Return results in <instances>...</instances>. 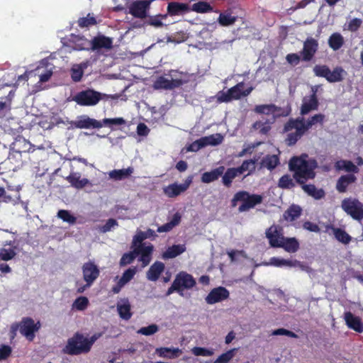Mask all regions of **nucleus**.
I'll return each mask as SVG.
<instances>
[{"label": "nucleus", "mask_w": 363, "mask_h": 363, "mask_svg": "<svg viewBox=\"0 0 363 363\" xmlns=\"http://www.w3.org/2000/svg\"><path fill=\"white\" fill-rule=\"evenodd\" d=\"M279 111H281V108L273 104L257 105L254 108V111L257 114L273 115V117L276 116V118L281 116H287L290 113L289 110L285 113L275 115V113Z\"/></svg>", "instance_id": "aec40b11"}, {"label": "nucleus", "mask_w": 363, "mask_h": 363, "mask_svg": "<svg viewBox=\"0 0 363 363\" xmlns=\"http://www.w3.org/2000/svg\"><path fill=\"white\" fill-rule=\"evenodd\" d=\"M236 199H240L242 204L239 206V212L247 211L262 202L263 198L259 194H250L246 191L236 193Z\"/></svg>", "instance_id": "6e6552de"}, {"label": "nucleus", "mask_w": 363, "mask_h": 363, "mask_svg": "<svg viewBox=\"0 0 363 363\" xmlns=\"http://www.w3.org/2000/svg\"><path fill=\"white\" fill-rule=\"evenodd\" d=\"M222 142V138H215L213 135L202 137L193 142L188 147V150L191 152H197L203 147L208 145H217Z\"/></svg>", "instance_id": "2eb2a0df"}, {"label": "nucleus", "mask_w": 363, "mask_h": 363, "mask_svg": "<svg viewBox=\"0 0 363 363\" xmlns=\"http://www.w3.org/2000/svg\"><path fill=\"white\" fill-rule=\"evenodd\" d=\"M335 167L337 170H345L347 172L358 173L359 169L352 161L346 160H340L335 162Z\"/></svg>", "instance_id": "c9c22d12"}, {"label": "nucleus", "mask_w": 363, "mask_h": 363, "mask_svg": "<svg viewBox=\"0 0 363 363\" xmlns=\"http://www.w3.org/2000/svg\"><path fill=\"white\" fill-rule=\"evenodd\" d=\"M78 26L83 28H88L97 24L96 18L91 13H88L86 17L79 18L77 20Z\"/></svg>", "instance_id": "8fccbe9b"}, {"label": "nucleus", "mask_w": 363, "mask_h": 363, "mask_svg": "<svg viewBox=\"0 0 363 363\" xmlns=\"http://www.w3.org/2000/svg\"><path fill=\"white\" fill-rule=\"evenodd\" d=\"M236 349H232L220 354L213 363H228L235 356Z\"/></svg>", "instance_id": "5fc2aeb1"}, {"label": "nucleus", "mask_w": 363, "mask_h": 363, "mask_svg": "<svg viewBox=\"0 0 363 363\" xmlns=\"http://www.w3.org/2000/svg\"><path fill=\"white\" fill-rule=\"evenodd\" d=\"M344 319L349 328L359 333L363 332V323L359 316H356L350 311H347L344 313Z\"/></svg>", "instance_id": "4be33fe9"}, {"label": "nucleus", "mask_w": 363, "mask_h": 363, "mask_svg": "<svg viewBox=\"0 0 363 363\" xmlns=\"http://www.w3.org/2000/svg\"><path fill=\"white\" fill-rule=\"evenodd\" d=\"M341 208L353 219L357 220L363 219V205L359 200L346 198L342 201Z\"/></svg>", "instance_id": "1a4fd4ad"}, {"label": "nucleus", "mask_w": 363, "mask_h": 363, "mask_svg": "<svg viewBox=\"0 0 363 363\" xmlns=\"http://www.w3.org/2000/svg\"><path fill=\"white\" fill-rule=\"evenodd\" d=\"M279 164V157L274 155H267L262 161V166L270 170L274 169Z\"/></svg>", "instance_id": "09e8293b"}, {"label": "nucleus", "mask_w": 363, "mask_h": 363, "mask_svg": "<svg viewBox=\"0 0 363 363\" xmlns=\"http://www.w3.org/2000/svg\"><path fill=\"white\" fill-rule=\"evenodd\" d=\"M164 269L165 265L163 262L156 261L150 266V267L146 272L147 279L151 281H157L161 274L164 271Z\"/></svg>", "instance_id": "bb28decb"}, {"label": "nucleus", "mask_w": 363, "mask_h": 363, "mask_svg": "<svg viewBox=\"0 0 363 363\" xmlns=\"http://www.w3.org/2000/svg\"><path fill=\"white\" fill-rule=\"evenodd\" d=\"M167 11V16H175L188 13L191 9L187 4L172 1L168 4Z\"/></svg>", "instance_id": "b1692460"}, {"label": "nucleus", "mask_w": 363, "mask_h": 363, "mask_svg": "<svg viewBox=\"0 0 363 363\" xmlns=\"http://www.w3.org/2000/svg\"><path fill=\"white\" fill-rule=\"evenodd\" d=\"M192 352L196 356L209 357L213 354V351L212 350L201 347H194L192 349Z\"/></svg>", "instance_id": "e2e57ef3"}, {"label": "nucleus", "mask_w": 363, "mask_h": 363, "mask_svg": "<svg viewBox=\"0 0 363 363\" xmlns=\"http://www.w3.org/2000/svg\"><path fill=\"white\" fill-rule=\"evenodd\" d=\"M183 84V81L180 79H168L164 77L160 76L156 79L153 83L155 89L171 90L179 87Z\"/></svg>", "instance_id": "f3484780"}, {"label": "nucleus", "mask_w": 363, "mask_h": 363, "mask_svg": "<svg viewBox=\"0 0 363 363\" xmlns=\"http://www.w3.org/2000/svg\"><path fill=\"white\" fill-rule=\"evenodd\" d=\"M57 217L71 225L77 222V218L67 210H60L57 212Z\"/></svg>", "instance_id": "864d4df0"}, {"label": "nucleus", "mask_w": 363, "mask_h": 363, "mask_svg": "<svg viewBox=\"0 0 363 363\" xmlns=\"http://www.w3.org/2000/svg\"><path fill=\"white\" fill-rule=\"evenodd\" d=\"M136 272H137L136 267H134L128 268L123 273V275L119 280L121 281L123 284H126L131 279H133Z\"/></svg>", "instance_id": "13d9d810"}, {"label": "nucleus", "mask_w": 363, "mask_h": 363, "mask_svg": "<svg viewBox=\"0 0 363 363\" xmlns=\"http://www.w3.org/2000/svg\"><path fill=\"white\" fill-rule=\"evenodd\" d=\"M103 125L110 126L111 125H121L125 124V121L123 118H104L101 122Z\"/></svg>", "instance_id": "69168bd1"}, {"label": "nucleus", "mask_w": 363, "mask_h": 363, "mask_svg": "<svg viewBox=\"0 0 363 363\" xmlns=\"http://www.w3.org/2000/svg\"><path fill=\"white\" fill-rule=\"evenodd\" d=\"M159 330V327L156 324H151L147 327H143L138 331V333L149 336L156 333Z\"/></svg>", "instance_id": "052dcab7"}, {"label": "nucleus", "mask_w": 363, "mask_h": 363, "mask_svg": "<svg viewBox=\"0 0 363 363\" xmlns=\"http://www.w3.org/2000/svg\"><path fill=\"white\" fill-rule=\"evenodd\" d=\"M191 183V179L186 180L184 184L174 183L163 189L164 194L169 198H174L184 192Z\"/></svg>", "instance_id": "a211bd4d"}, {"label": "nucleus", "mask_w": 363, "mask_h": 363, "mask_svg": "<svg viewBox=\"0 0 363 363\" xmlns=\"http://www.w3.org/2000/svg\"><path fill=\"white\" fill-rule=\"evenodd\" d=\"M344 44V38L339 33H333L328 39V45L333 50L340 49Z\"/></svg>", "instance_id": "c03bdc74"}, {"label": "nucleus", "mask_w": 363, "mask_h": 363, "mask_svg": "<svg viewBox=\"0 0 363 363\" xmlns=\"http://www.w3.org/2000/svg\"><path fill=\"white\" fill-rule=\"evenodd\" d=\"M86 67V62H82L79 65H74L71 69L72 79L75 82L81 81L84 74V69Z\"/></svg>", "instance_id": "37998d69"}, {"label": "nucleus", "mask_w": 363, "mask_h": 363, "mask_svg": "<svg viewBox=\"0 0 363 363\" xmlns=\"http://www.w3.org/2000/svg\"><path fill=\"white\" fill-rule=\"evenodd\" d=\"M90 50H98L102 48L110 49L112 48L113 41L111 38L100 35L94 37L91 40Z\"/></svg>", "instance_id": "393cba45"}, {"label": "nucleus", "mask_w": 363, "mask_h": 363, "mask_svg": "<svg viewBox=\"0 0 363 363\" xmlns=\"http://www.w3.org/2000/svg\"><path fill=\"white\" fill-rule=\"evenodd\" d=\"M265 236L272 247L278 248L284 238V228L279 225L273 224L266 230Z\"/></svg>", "instance_id": "9d476101"}, {"label": "nucleus", "mask_w": 363, "mask_h": 363, "mask_svg": "<svg viewBox=\"0 0 363 363\" xmlns=\"http://www.w3.org/2000/svg\"><path fill=\"white\" fill-rule=\"evenodd\" d=\"M315 160H306L299 157H293L289 162V170L294 172V178L298 184H303L315 177Z\"/></svg>", "instance_id": "f03ea898"}, {"label": "nucleus", "mask_w": 363, "mask_h": 363, "mask_svg": "<svg viewBox=\"0 0 363 363\" xmlns=\"http://www.w3.org/2000/svg\"><path fill=\"white\" fill-rule=\"evenodd\" d=\"M313 72L315 77L325 78L330 83L342 82L346 74V72L342 67L337 66L331 71L326 65H315Z\"/></svg>", "instance_id": "20e7f679"}, {"label": "nucleus", "mask_w": 363, "mask_h": 363, "mask_svg": "<svg viewBox=\"0 0 363 363\" xmlns=\"http://www.w3.org/2000/svg\"><path fill=\"white\" fill-rule=\"evenodd\" d=\"M15 91L11 90L8 95L0 100V118L6 117L11 113L12 101Z\"/></svg>", "instance_id": "c756f323"}, {"label": "nucleus", "mask_w": 363, "mask_h": 363, "mask_svg": "<svg viewBox=\"0 0 363 363\" xmlns=\"http://www.w3.org/2000/svg\"><path fill=\"white\" fill-rule=\"evenodd\" d=\"M130 308L131 306L128 299H126L123 304L117 305V309L120 317L125 320H128L132 317Z\"/></svg>", "instance_id": "a18cd8bd"}, {"label": "nucleus", "mask_w": 363, "mask_h": 363, "mask_svg": "<svg viewBox=\"0 0 363 363\" xmlns=\"http://www.w3.org/2000/svg\"><path fill=\"white\" fill-rule=\"evenodd\" d=\"M272 335H286L293 338H298V336L294 332L285 328H279L272 333Z\"/></svg>", "instance_id": "338daca9"}, {"label": "nucleus", "mask_w": 363, "mask_h": 363, "mask_svg": "<svg viewBox=\"0 0 363 363\" xmlns=\"http://www.w3.org/2000/svg\"><path fill=\"white\" fill-rule=\"evenodd\" d=\"M16 252L13 249L1 248L0 250V259L2 261H9L14 258Z\"/></svg>", "instance_id": "bf43d9fd"}, {"label": "nucleus", "mask_w": 363, "mask_h": 363, "mask_svg": "<svg viewBox=\"0 0 363 363\" xmlns=\"http://www.w3.org/2000/svg\"><path fill=\"white\" fill-rule=\"evenodd\" d=\"M319 48V44L316 39L308 37L303 42V49L300 54L301 60L304 62L311 61Z\"/></svg>", "instance_id": "f8f14e48"}, {"label": "nucleus", "mask_w": 363, "mask_h": 363, "mask_svg": "<svg viewBox=\"0 0 363 363\" xmlns=\"http://www.w3.org/2000/svg\"><path fill=\"white\" fill-rule=\"evenodd\" d=\"M301 208L299 206L291 205L283 214L284 220L287 221H294L300 217Z\"/></svg>", "instance_id": "a19ab883"}, {"label": "nucleus", "mask_w": 363, "mask_h": 363, "mask_svg": "<svg viewBox=\"0 0 363 363\" xmlns=\"http://www.w3.org/2000/svg\"><path fill=\"white\" fill-rule=\"evenodd\" d=\"M89 305V299L86 296H79L73 303V308L78 311L85 310Z\"/></svg>", "instance_id": "6e6d98bb"}, {"label": "nucleus", "mask_w": 363, "mask_h": 363, "mask_svg": "<svg viewBox=\"0 0 363 363\" xmlns=\"http://www.w3.org/2000/svg\"><path fill=\"white\" fill-rule=\"evenodd\" d=\"M156 354L161 357L174 359L182 354V350L179 348L160 347L156 349Z\"/></svg>", "instance_id": "4c0bfd02"}, {"label": "nucleus", "mask_w": 363, "mask_h": 363, "mask_svg": "<svg viewBox=\"0 0 363 363\" xmlns=\"http://www.w3.org/2000/svg\"><path fill=\"white\" fill-rule=\"evenodd\" d=\"M82 270L83 279L86 282V284L77 289V291L79 294L83 293L86 288L90 287L100 274V270L98 266L91 260L83 264Z\"/></svg>", "instance_id": "423d86ee"}, {"label": "nucleus", "mask_w": 363, "mask_h": 363, "mask_svg": "<svg viewBox=\"0 0 363 363\" xmlns=\"http://www.w3.org/2000/svg\"><path fill=\"white\" fill-rule=\"evenodd\" d=\"M236 21L235 16L230 14L220 13L218 17V22L221 26H228L233 24Z\"/></svg>", "instance_id": "4d7b16f0"}, {"label": "nucleus", "mask_w": 363, "mask_h": 363, "mask_svg": "<svg viewBox=\"0 0 363 363\" xmlns=\"http://www.w3.org/2000/svg\"><path fill=\"white\" fill-rule=\"evenodd\" d=\"M356 181L357 177L353 174L342 175L337 181L336 189L339 193H345L347 187Z\"/></svg>", "instance_id": "c85d7f7f"}, {"label": "nucleus", "mask_w": 363, "mask_h": 363, "mask_svg": "<svg viewBox=\"0 0 363 363\" xmlns=\"http://www.w3.org/2000/svg\"><path fill=\"white\" fill-rule=\"evenodd\" d=\"M276 119V116L272 117V120H266L265 121H257L252 125V128L259 130V133L267 135L271 130V124H272Z\"/></svg>", "instance_id": "ea45409f"}, {"label": "nucleus", "mask_w": 363, "mask_h": 363, "mask_svg": "<svg viewBox=\"0 0 363 363\" xmlns=\"http://www.w3.org/2000/svg\"><path fill=\"white\" fill-rule=\"evenodd\" d=\"M66 180L74 188L80 189L89 184V180L86 178L81 179L79 172H72L66 177Z\"/></svg>", "instance_id": "7c9ffc66"}, {"label": "nucleus", "mask_w": 363, "mask_h": 363, "mask_svg": "<svg viewBox=\"0 0 363 363\" xmlns=\"http://www.w3.org/2000/svg\"><path fill=\"white\" fill-rule=\"evenodd\" d=\"M294 177H291V175L286 174L280 177L278 181V186L283 189H291L296 186V184L297 183L296 181L294 182Z\"/></svg>", "instance_id": "49530a36"}, {"label": "nucleus", "mask_w": 363, "mask_h": 363, "mask_svg": "<svg viewBox=\"0 0 363 363\" xmlns=\"http://www.w3.org/2000/svg\"><path fill=\"white\" fill-rule=\"evenodd\" d=\"M12 352L11 347L9 345H0V361L6 359Z\"/></svg>", "instance_id": "774afa93"}, {"label": "nucleus", "mask_w": 363, "mask_h": 363, "mask_svg": "<svg viewBox=\"0 0 363 363\" xmlns=\"http://www.w3.org/2000/svg\"><path fill=\"white\" fill-rule=\"evenodd\" d=\"M225 167L223 166H219L211 172H206L201 175V182L206 184L214 182L223 175Z\"/></svg>", "instance_id": "2f4dec72"}, {"label": "nucleus", "mask_w": 363, "mask_h": 363, "mask_svg": "<svg viewBox=\"0 0 363 363\" xmlns=\"http://www.w3.org/2000/svg\"><path fill=\"white\" fill-rule=\"evenodd\" d=\"M244 83L239 82L234 86L230 88L228 91L232 100H238L243 96H248L252 91V87H249L243 90Z\"/></svg>", "instance_id": "cd10ccee"}, {"label": "nucleus", "mask_w": 363, "mask_h": 363, "mask_svg": "<svg viewBox=\"0 0 363 363\" xmlns=\"http://www.w3.org/2000/svg\"><path fill=\"white\" fill-rule=\"evenodd\" d=\"M154 0H137L133 1L129 6V13L135 18H146L150 4Z\"/></svg>", "instance_id": "ddd939ff"}, {"label": "nucleus", "mask_w": 363, "mask_h": 363, "mask_svg": "<svg viewBox=\"0 0 363 363\" xmlns=\"http://www.w3.org/2000/svg\"><path fill=\"white\" fill-rule=\"evenodd\" d=\"M279 247L283 248L285 251L294 253L298 250L299 242L296 238H286L283 239Z\"/></svg>", "instance_id": "f704fd0d"}, {"label": "nucleus", "mask_w": 363, "mask_h": 363, "mask_svg": "<svg viewBox=\"0 0 363 363\" xmlns=\"http://www.w3.org/2000/svg\"><path fill=\"white\" fill-rule=\"evenodd\" d=\"M174 282L179 287L182 294L185 289H191L196 284V281L193 276L186 272H179L175 277Z\"/></svg>", "instance_id": "4468645a"}, {"label": "nucleus", "mask_w": 363, "mask_h": 363, "mask_svg": "<svg viewBox=\"0 0 363 363\" xmlns=\"http://www.w3.org/2000/svg\"><path fill=\"white\" fill-rule=\"evenodd\" d=\"M215 97L218 104L228 103L232 101L231 97H230L228 91H220L217 93Z\"/></svg>", "instance_id": "0e129e2a"}, {"label": "nucleus", "mask_w": 363, "mask_h": 363, "mask_svg": "<svg viewBox=\"0 0 363 363\" xmlns=\"http://www.w3.org/2000/svg\"><path fill=\"white\" fill-rule=\"evenodd\" d=\"M325 229V231L328 233L331 230L335 239L344 245L349 244L352 240V237L345 230L340 228H335L333 225H327Z\"/></svg>", "instance_id": "a878e982"}, {"label": "nucleus", "mask_w": 363, "mask_h": 363, "mask_svg": "<svg viewBox=\"0 0 363 363\" xmlns=\"http://www.w3.org/2000/svg\"><path fill=\"white\" fill-rule=\"evenodd\" d=\"M325 115L315 114L305 121L304 118H290L284 125L283 132L288 133L295 129V132L289 133L285 140L289 146L294 145L298 140L315 124L323 123Z\"/></svg>", "instance_id": "f257e3e1"}, {"label": "nucleus", "mask_w": 363, "mask_h": 363, "mask_svg": "<svg viewBox=\"0 0 363 363\" xmlns=\"http://www.w3.org/2000/svg\"><path fill=\"white\" fill-rule=\"evenodd\" d=\"M133 172V167H128L126 169H113L109 172L108 176L115 181H121L129 178Z\"/></svg>", "instance_id": "72a5a7b5"}, {"label": "nucleus", "mask_w": 363, "mask_h": 363, "mask_svg": "<svg viewBox=\"0 0 363 363\" xmlns=\"http://www.w3.org/2000/svg\"><path fill=\"white\" fill-rule=\"evenodd\" d=\"M230 296L229 291L223 287L218 286L213 289L206 297L208 304H214L227 299Z\"/></svg>", "instance_id": "dca6fc26"}, {"label": "nucleus", "mask_w": 363, "mask_h": 363, "mask_svg": "<svg viewBox=\"0 0 363 363\" xmlns=\"http://www.w3.org/2000/svg\"><path fill=\"white\" fill-rule=\"evenodd\" d=\"M96 339L95 335L89 340L77 333L68 339L67 345L62 349V352L69 355L88 353Z\"/></svg>", "instance_id": "7ed1b4c3"}, {"label": "nucleus", "mask_w": 363, "mask_h": 363, "mask_svg": "<svg viewBox=\"0 0 363 363\" xmlns=\"http://www.w3.org/2000/svg\"><path fill=\"white\" fill-rule=\"evenodd\" d=\"M318 88L311 87V94L303 98V102L301 107V114L304 116L312 111L318 110L319 101L317 96Z\"/></svg>", "instance_id": "9b49d317"}, {"label": "nucleus", "mask_w": 363, "mask_h": 363, "mask_svg": "<svg viewBox=\"0 0 363 363\" xmlns=\"http://www.w3.org/2000/svg\"><path fill=\"white\" fill-rule=\"evenodd\" d=\"M182 216L179 213L177 212L174 214L172 220L157 228V233H167L171 231L174 227L178 225L181 222Z\"/></svg>", "instance_id": "e433bc0d"}, {"label": "nucleus", "mask_w": 363, "mask_h": 363, "mask_svg": "<svg viewBox=\"0 0 363 363\" xmlns=\"http://www.w3.org/2000/svg\"><path fill=\"white\" fill-rule=\"evenodd\" d=\"M153 249V245L151 244L147 246L139 245L135 247L134 252L135 253V255H140V261L142 262L143 267L150 264Z\"/></svg>", "instance_id": "412c9836"}, {"label": "nucleus", "mask_w": 363, "mask_h": 363, "mask_svg": "<svg viewBox=\"0 0 363 363\" xmlns=\"http://www.w3.org/2000/svg\"><path fill=\"white\" fill-rule=\"evenodd\" d=\"M40 321L35 323L32 318L24 317L18 324L12 325L11 330L15 333L19 329L21 335L25 336L29 341H33L35 337V333L40 330Z\"/></svg>", "instance_id": "39448f33"}, {"label": "nucleus", "mask_w": 363, "mask_h": 363, "mask_svg": "<svg viewBox=\"0 0 363 363\" xmlns=\"http://www.w3.org/2000/svg\"><path fill=\"white\" fill-rule=\"evenodd\" d=\"M74 125L77 128H101L103 124L101 121L91 118L87 116H82L79 119L74 122Z\"/></svg>", "instance_id": "5701e85b"}, {"label": "nucleus", "mask_w": 363, "mask_h": 363, "mask_svg": "<svg viewBox=\"0 0 363 363\" xmlns=\"http://www.w3.org/2000/svg\"><path fill=\"white\" fill-rule=\"evenodd\" d=\"M186 250V247L184 244L173 245L163 252L162 257L164 259L175 258L184 252Z\"/></svg>", "instance_id": "473e14b6"}, {"label": "nucleus", "mask_w": 363, "mask_h": 363, "mask_svg": "<svg viewBox=\"0 0 363 363\" xmlns=\"http://www.w3.org/2000/svg\"><path fill=\"white\" fill-rule=\"evenodd\" d=\"M135 257L136 255L134 250L133 252L124 253L120 259V265L125 266L132 263L135 259Z\"/></svg>", "instance_id": "680f3d73"}, {"label": "nucleus", "mask_w": 363, "mask_h": 363, "mask_svg": "<svg viewBox=\"0 0 363 363\" xmlns=\"http://www.w3.org/2000/svg\"><path fill=\"white\" fill-rule=\"evenodd\" d=\"M301 185L306 193L315 199H320L325 196V191L321 189H318L314 184L303 183V184Z\"/></svg>", "instance_id": "58836bf2"}, {"label": "nucleus", "mask_w": 363, "mask_h": 363, "mask_svg": "<svg viewBox=\"0 0 363 363\" xmlns=\"http://www.w3.org/2000/svg\"><path fill=\"white\" fill-rule=\"evenodd\" d=\"M99 91L87 88L72 96V101L82 106H94L99 102Z\"/></svg>", "instance_id": "0eeeda50"}, {"label": "nucleus", "mask_w": 363, "mask_h": 363, "mask_svg": "<svg viewBox=\"0 0 363 363\" xmlns=\"http://www.w3.org/2000/svg\"><path fill=\"white\" fill-rule=\"evenodd\" d=\"M212 6L206 1H200L192 5L191 10L196 13H207L212 11Z\"/></svg>", "instance_id": "3c124183"}, {"label": "nucleus", "mask_w": 363, "mask_h": 363, "mask_svg": "<svg viewBox=\"0 0 363 363\" xmlns=\"http://www.w3.org/2000/svg\"><path fill=\"white\" fill-rule=\"evenodd\" d=\"M167 17V14H158L154 16H150L146 21V23L155 28H161L164 26L162 20L166 19Z\"/></svg>", "instance_id": "603ef678"}, {"label": "nucleus", "mask_w": 363, "mask_h": 363, "mask_svg": "<svg viewBox=\"0 0 363 363\" xmlns=\"http://www.w3.org/2000/svg\"><path fill=\"white\" fill-rule=\"evenodd\" d=\"M223 174L222 182L225 186L229 188L232 185L233 180L239 176L240 173L236 168L232 167L227 169Z\"/></svg>", "instance_id": "79ce46f5"}, {"label": "nucleus", "mask_w": 363, "mask_h": 363, "mask_svg": "<svg viewBox=\"0 0 363 363\" xmlns=\"http://www.w3.org/2000/svg\"><path fill=\"white\" fill-rule=\"evenodd\" d=\"M91 41L84 36L72 35L69 40V47L74 50L82 51L90 50Z\"/></svg>", "instance_id": "6ab92c4d"}, {"label": "nucleus", "mask_w": 363, "mask_h": 363, "mask_svg": "<svg viewBox=\"0 0 363 363\" xmlns=\"http://www.w3.org/2000/svg\"><path fill=\"white\" fill-rule=\"evenodd\" d=\"M298 263V262L297 260L292 261L273 257L269 259V262L267 265L270 264L277 267H281L283 266L295 267Z\"/></svg>", "instance_id": "de8ad7c7"}]
</instances>
